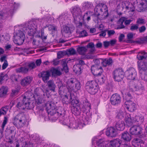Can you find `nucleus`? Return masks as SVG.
Wrapping results in <instances>:
<instances>
[{
  "label": "nucleus",
  "instance_id": "ddd939ff",
  "mask_svg": "<svg viewBox=\"0 0 147 147\" xmlns=\"http://www.w3.org/2000/svg\"><path fill=\"white\" fill-rule=\"evenodd\" d=\"M137 73L134 68L131 67L126 72L127 78L129 80H134L137 76Z\"/></svg>",
  "mask_w": 147,
  "mask_h": 147
},
{
  "label": "nucleus",
  "instance_id": "774afa93",
  "mask_svg": "<svg viewBox=\"0 0 147 147\" xmlns=\"http://www.w3.org/2000/svg\"><path fill=\"white\" fill-rule=\"evenodd\" d=\"M88 34L85 30H83L80 33V37H84L87 36Z\"/></svg>",
  "mask_w": 147,
  "mask_h": 147
},
{
  "label": "nucleus",
  "instance_id": "a18cd8bd",
  "mask_svg": "<svg viewBox=\"0 0 147 147\" xmlns=\"http://www.w3.org/2000/svg\"><path fill=\"white\" fill-rule=\"evenodd\" d=\"M112 60L111 58L105 59L102 62V65L104 67L111 65L112 63Z\"/></svg>",
  "mask_w": 147,
  "mask_h": 147
},
{
  "label": "nucleus",
  "instance_id": "7c9ffc66",
  "mask_svg": "<svg viewBox=\"0 0 147 147\" xmlns=\"http://www.w3.org/2000/svg\"><path fill=\"white\" fill-rule=\"evenodd\" d=\"M147 57V53L144 51H141L138 53L137 58L139 60H142Z\"/></svg>",
  "mask_w": 147,
  "mask_h": 147
},
{
  "label": "nucleus",
  "instance_id": "c85d7f7f",
  "mask_svg": "<svg viewBox=\"0 0 147 147\" xmlns=\"http://www.w3.org/2000/svg\"><path fill=\"white\" fill-rule=\"evenodd\" d=\"M16 71L17 73L26 74L28 72V69L25 65V66H22L16 69Z\"/></svg>",
  "mask_w": 147,
  "mask_h": 147
},
{
  "label": "nucleus",
  "instance_id": "f704fd0d",
  "mask_svg": "<svg viewBox=\"0 0 147 147\" xmlns=\"http://www.w3.org/2000/svg\"><path fill=\"white\" fill-rule=\"evenodd\" d=\"M47 84L49 89L53 92H54L56 86L54 83L53 81L50 80L47 82Z\"/></svg>",
  "mask_w": 147,
  "mask_h": 147
},
{
  "label": "nucleus",
  "instance_id": "1a4fd4ad",
  "mask_svg": "<svg viewBox=\"0 0 147 147\" xmlns=\"http://www.w3.org/2000/svg\"><path fill=\"white\" fill-rule=\"evenodd\" d=\"M15 6L13 5L12 6V9H11L9 12L7 13L5 10H3L0 11V29L2 27V24L1 22L2 20H5L9 15L12 16L14 11Z\"/></svg>",
  "mask_w": 147,
  "mask_h": 147
},
{
  "label": "nucleus",
  "instance_id": "ea45409f",
  "mask_svg": "<svg viewBox=\"0 0 147 147\" xmlns=\"http://www.w3.org/2000/svg\"><path fill=\"white\" fill-rule=\"evenodd\" d=\"M48 27L49 31H51L52 33H54L57 30V27L54 24H48L46 26V27Z\"/></svg>",
  "mask_w": 147,
  "mask_h": 147
},
{
  "label": "nucleus",
  "instance_id": "6e6552de",
  "mask_svg": "<svg viewBox=\"0 0 147 147\" xmlns=\"http://www.w3.org/2000/svg\"><path fill=\"white\" fill-rule=\"evenodd\" d=\"M113 74L115 80L119 82L122 80L124 78V72L122 68H118L114 71Z\"/></svg>",
  "mask_w": 147,
  "mask_h": 147
},
{
  "label": "nucleus",
  "instance_id": "58836bf2",
  "mask_svg": "<svg viewBox=\"0 0 147 147\" xmlns=\"http://www.w3.org/2000/svg\"><path fill=\"white\" fill-rule=\"evenodd\" d=\"M59 120L60 122L62 124L67 125L68 123V121H69L67 116L65 115L63 117H60L59 118Z\"/></svg>",
  "mask_w": 147,
  "mask_h": 147
},
{
  "label": "nucleus",
  "instance_id": "3c124183",
  "mask_svg": "<svg viewBox=\"0 0 147 147\" xmlns=\"http://www.w3.org/2000/svg\"><path fill=\"white\" fill-rule=\"evenodd\" d=\"M26 65L28 69V71L34 68L36 66L34 62L26 63Z\"/></svg>",
  "mask_w": 147,
  "mask_h": 147
},
{
  "label": "nucleus",
  "instance_id": "2f4dec72",
  "mask_svg": "<svg viewBox=\"0 0 147 147\" xmlns=\"http://www.w3.org/2000/svg\"><path fill=\"white\" fill-rule=\"evenodd\" d=\"M125 121L126 125L128 126H130L132 125L133 122H134V119L132 120L129 114H127L125 116Z\"/></svg>",
  "mask_w": 147,
  "mask_h": 147
},
{
  "label": "nucleus",
  "instance_id": "72a5a7b5",
  "mask_svg": "<svg viewBox=\"0 0 147 147\" xmlns=\"http://www.w3.org/2000/svg\"><path fill=\"white\" fill-rule=\"evenodd\" d=\"M131 88L133 91L139 92L140 94H142L143 91L144 90V86L142 85L134 86Z\"/></svg>",
  "mask_w": 147,
  "mask_h": 147
},
{
  "label": "nucleus",
  "instance_id": "a878e982",
  "mask_svg": "<svg viewBox=\"0 0 147 147\" xmlns=\"http://www.w3.org/2000/svg\"><path fill=\"white\" fill-rule=\"evenodd\" d=\"M121 142V140L116 139L110 141L109 144L112 147H119Z\"/></svg>",
  "mask_w": 147,
  "mask_h": 147
},
{
  "label": "nucleus",
  "instance_id": "f3484780",
  "mask_svg": "<svg viewBox=\"0 0 147 147\" xmlns=\"http://www.w3.org/2000/svg\"><path fill=\"white\" fill-rule=\"evenodd\" d=\"M122 7L123 9H125L126 10H129L128 11H134V8L132 4L129 2L126 1L122 3Z\"/></svg>",
  "mask_w": 147,
  "mask_h": 147
},
{
  "label": "nucleus",
  "instance_id": "69168bd1",
  "mask_svg": "<svg viewBox=\"0 0 147 147\" xmlns=\"http://www.w3.org/2000/svg\"><path fill=\"white\" fill-rule=\"evenodd\" d=\"M138 28V25L137 24H133L132 25L130 28L132 31L137 30Z\"/></svg>",
  "mask_w": 147,
  "mask_h": 147
},
{
  "label": "nucleus",
  "instance_id": "de8ad7c7",
  "mask_svg": "<svg viewBox=\"0 0 147 147\" xmlns=\"http://www.w3.org/2000/svg\"><path fill=\"white\" fill-rule=\"evenodd\" d=\"M101 3H99L96 6V7L94 8L95 13L97 15L99 16L100 14V11H101V10L102 9H101Z\"/></svg>",
  "mask_w": 147,
  "mask_h": 147
},
{
  "label": "nucleus",
  "instance_id": "9d476101",
  "mask_svg": "<svg viewBox=\"0 0 147 147\" xmlns=\"http://www.w3.org/2000/svg\"><path fill=\"white\" fill-rule=\"evenodd\" d=\"M87 48L90 49L89 53L86 55L88 59H93L95 56L93 55L95 52L94 45L92 42L89 43L86 46Z\"/></svg>",
  "mask_w": 147,
  "mask_h": 147
},
{
  "label": "nucleus",
  "instance_id": "b1692460",
  "mask_svg": "<svg viewBox=\"0 0 147 147\" xmlns=\"http://www.w3.org/2000/svg\"><path fill=\"white\" fill-rule=\"evenodd\" d=\"M132 144L135 147H141L143 146L144 142L140 139L136 138L132 140Z\"/></svg>",
  "mask_w": 147,
  "mask_h": 147
},
{
  "label": "nucleus",
  "instance_id": "4be33fe9",
  "mask_svg": "<svg viewBox=\"0 0 147 147\" xmlns=\"http://www.w3.org/2000/svg\"><path fill=\"white\" fill-rule=\"evenodd\" d=\"M62 98V101L63 104H71V102L72 101V98L71 97V95H65L61 96Z\"/></svg>",
  "mask_w": 147,
  "mask_h": 147
},
{
  "label": "nucleus",
  "instance_id": "f03ea898",
  "mask_svg": "<svg viewBox=\"0 0 147 147\" xmlns=\"http://www.w3.org/2000/svg\"><path fill=\"white\" fill-rule=\"evenodd\" d=\"M13 124L17 128L23 127L28 123L26 116L24 113H19L12 119Z\"/></svg>",
  "mask_w": 147,
  "mask_h": 147
},
{
  "label": "nucleus",
  "instance_id": "052dcab7",
  "mask_svg": "<svg viewBox=\"0 0 147 147\" xmlns=\"http://www.w3.org/2000/svg\"><path fill=\"white\" fill-rule=\"evenodd\" d=\"M74 87L75 90H73L74 91H76L77 90H79L81 88L80 84V82L76 81V80L75 82V84Z\"/></svg>",
  "mask_w": 147,
  "mask_h": 147
},
{
  "label": "nucleus",
  "instance_id": "bb28decb",
  "mask_svg": "<svg viewBox=\"0 0 147 147\" xmlns=\"http://www.w3.org/2000/svg\"><path fill=\"white\" fill-rule=\"evenodd\" d=\"M115 127L118 130H123L125 128V124L124 121L121 120L118 121L116 123Z\"/></svg>",
  "mask_w": 147,
  "mask_h": 147
},
{
  "label": "nucleus",
  "instance_id": "864d4df0",
  "mask_svg": "<svg viewBox=\"0 0 147 147\" xmlns=\"http://www.w3.org/2000/svg\"><path fill=\"white\" fill-rule=\"evenodd\" d=\"M61 32L63 34L70 33V31L69 27L66 26H64L63 28L61 30Z\"/></svg>",
  "mask_w": 147,
  "mask_h": 147
},
{
  "label": "nucleus",
  "instance_id": "393cba45",
  "mask_svg": "<svg viewBox=\"0 0 147 147\" xmlns=\"http://www.w3.org/2000/svg\"><path fill=\"white\" fill-rule=\"evenodd\" d=\"M96 137H94L92 139V143H94V141H95L96 142V144L99 147H104L105 145V147H107L106 144L107 142L104 141L103 139H100L98 140H96Z\"/></svg>",
  "mask_w": 147,
  "mask_h": 147
},
{
  "label": "nucleus",
  "instance_id": "13d9d810",
  "mask_svg": "<svg viewBox=\"0 0 147 147\" xmlns=\"http://www.w3.org/2000/svg\"><path fill=\"white\" fill-rule=\"evenodd\" d=\"M124 18H121L119 20L118 22L119 23H120L121 24L119 25L117 28L118 29H120L123 28L125 27L124 25H123V23L124 21Z\"/></svg>",
  "mask_w": 147,
  "mask_h": 147
},
{
  "label": "nucleus",
  "instance_id": "dca6fc26",
  "mask_svg": "<svg viewBox=\"0 0 147 147\" xmlns=\"http://www.w3.org/2000/svg\"><path fill=\"white\" fill-rule=\"evenodd\" d=\"M50 75V72L48 70L42 71L39 74V75L40 76V77L42 78L43 82L45 83H46L49 80Z\"/></svg>",
  "mask_w": 147,
  "mask_h": 147
},
{
  "label": "nucleus",
  "instance_id": "473e14b6",
  "mask_svg": "<svg viewBox=\"0 0 147 147\" xmlns=\"http://www.w3.org/2000/svg\"><path fill=\"white\" fill-rule=\"evenodd\" d=\"M97 83L96 82L93 80L89 81L87 82L86 84V90L88 91H90V89L94 86L95 84Z\"/></svg>",
  "mask_w": 147,
  "mask_h": 147
},
{
  "label": "nucleus",
  "instance_id": "6e6d98bb",
  "mask_svg": "<svg viewBox=\"0 0 147 147\" xmlns=\"http://www.w3.org/2000/svg\"><path fill=\"white\" fill-rule=\"evenodd\" d=\"M67 54L73 55L76 54V52L74 49L71 48L67 50Z\"/></svg>",
  "mask_w": 147,
  "mask_h": 147
},
{
  "label": "nucleus",
  "instance_id": "7ed1b4c3",
  "mask_svg": "<svg viewBox=\"0 0 147 147\" xmlns=\"http://www.w3.org/2000/svg\"><path fill=\"white\" fill-rule=\"evenodd\" d=\"M45 106L47 112L48 114L53 115L56 114L57 112V115L59 116V118L63 117L65 115L64 110L61 107H59L57 109L55 108V106L54 104L53 105L50 102H48L45 104Z\"/></svg>",
  "mask_w": 147,
  "mask_h": 147
},
{
  "label": "nucleus",
  "instance_id": "0eeeda50",
  "mask_svg": "<svg viewBox=\"0 0 147 147\" xmlns=\"http://www.w3.org/2000/svg\"><path fill=\"white\" fill-rule=\"evenodd\" d=\"M71 111L72 113L76 115H78L81 113V109L79 101L78 100L75 99L72 100L71 102Z\"/></svg>",
  "mask_w": 147,
  "mask_h": 147
},
{
  "label": "nucleus",
  "instance_id": "338daca9",
  "mask_svg": "<svg viewBox=\"0 0 147 147\" xmlns=\"http://www.w3.org/2000/svg\"><path fill=\"white\" fill-rule=\"evenodd\" d=\"M146 29V28L144 26H143L140 27L139 29V32L140 33L144 32Z\"/></svg>",
  "mask_w": 147,
  "mask_h": 147
},
{
  "label": "nucleus",
  "instance_id": "79ce46f5",
  "mask_svg": "<svg viewBox=\"0 0 147 147\" xmlns=\"http://www.w3.org/2000/svg\"><path fill=\"white\" fill-rule=\"evenodd\" d=\"M8 90V88L6 86H2L0 89V96L3 97L7 94Z\"/></svg>",
  "mask_w": 147,
  "mask_h": 147
},
{
  "label": "nucleus",
  "instance_id": "49530a36",
  "mask_svg": "<svg viewBox=\"0 0 147 147\" xmlns=\"http://www.w3.org/2000/svg\"><path fill=\"white\" fill-rule=\"evenodd\" d=\"M8 78L7 74L4 73H1L0 74V84H1L3 81L7 80Z\"/></svg>",
  "mask_w": 147,
  "mask_h": 147
},
{
  "label": "nucleus",
  "instance_id": "37998d69",
  "mask_svg": "<svg viewBox=\"0 0 147 147\" xmlns=\"http://www.w3.org/2000/svg\"><path fill=\"white\" fill-rule=\"evenodd\" d=\"M87 49L86 47H81L77 48V51L80 55H84L87 51Z\"/></svg>",
  "mask_w": 147,
  "mask_h": 147
},
{
  "label": "nucleus",
  "instance_id": "412c9836",
  "mask_svg": "<svg viewBox=\"0 0 147 147\" xmlns=\"http://www.w3.org/2000/svg\"><path fill=\"white\" fill-rule=\"evenodd\" d=\"M32 80V78L30 76H27L22 79L21 84L23 86H26L30 84Z\"/></svg>",
  "mask_w": 147,
  "mask_h": 147
},
{
  "label": "nucleus",
  "instance_id": "a211bd4d",
  "mask_svg": "<svg viewBox=\"0 0 147 147\" xmlns=\"http://www.w3.org/2000/svg\"><path fill=\"white\" fill-rule=\"evenodd\" d=\"M76 80L73 79L68 80L67 82V87L70 92L75 90L74 86Z\"/></svg>",
  "mask_w": 147,
  "mask_h": 147
},
{
  "label": "nucleus",
  "instance_id": "603ef678",
  "mask_svg": "<svg viewBox=\"0 0 147 147\" xmlns=\"http://www.w3.org/2000/svg\"><path fill=\"white\" fill-rule=\"evenodd\" d=\"M9 108V107L7 106L3 107L1 108L0 112L2 115L5 114L8 111Z\"/></svg>",
  "mask_w": 147,
  "mask_h": 147
},
{
  "label": "nucleus",
  "instance_id": "4d7b16f0",
  "mask_svg": "<svg viewBox=\"0 0 147 147\" xmlns=\"http://www.w3.org/2000/svg\"><path fill=\"white\" fill-rule=\"evenodd\" d=\"M126 114L125 112L120 111L118 113L117 117L118 119H121L123 118L125 115L126 116Z\"/></svg>",
  "mask_w": 147,
  "mask_h": 147
},
{
  "label": "nucleus",
  "instance_id": "f8f14e48",
  "mask_svg": "<svg viewBox=\"0 0 147 147\" xmlns=\"http://www.w3.org/2000/svg\"><path fill=\"white\" fill-rule=\"evenodd\" d=\"M121 102V98L119 94H113L110 99V102L114 105H118Z\"/></svg>",
  "mask_w": 147,
  "mask_h": 147
},
{
  "label": "nucleus",
  "instance_id": "4c0bfd02",
  "mask_svg": "<svg viewBox=\"0 0 147 147\" xmlns=\"http://www.w3.org/2000/svg\"><path fill=\"white\" fill-rule=\"evenodd\" d=\"M144 121V117L143 116L141 115L136 116L134 119V122H138V124H141Z\"/></svg>",
  "mask_w": 147,
  "mask_h": 147
},
{
  "label": "nucleus",
  "instance_id": "a19ab883",
  "mask_svg": "<svg viewBox=\"0 0 147 147\" xmlns=\"http://www.w3.org/2000/svg\"><path fill=\"white\" fill-rule=\"evenodd\" d=\"M50 71L54 76H60L61 74L60 70L57 68H52Z\"/></svg>",
  "mask_w": 147,
  "mask_h": 147
},
{
  "label": "nucleus",
  "instance_id": "e433bc0d",
  "mask_svg": "<svg viewBox=\"0 0 147 147\" xmlns=\"http://www.w3.org/2000/svg\"><path fill=\"white\" fill-rule=\"evenodd\" d=\"M90 91L88 92L89 93L92 94H95L98 91V84L97 83L94 86H93L90 89Z\"/></svg>",
  "mask_w": 147,
  "mask_h": 147
},
{
  "label": "nucleus",
  "instance_id": "09e8293b",
  "mask_svg": "<svg viewBox=\"0 0 147 147\" xmlns=\"http://www.w3.org/2000/svg\"><path fill=\"white\" fill-rule=\"evenodd\" d=\"M101 11H100V14H102V13L103 14H107V16L108 14V9L107 7V5L101 3Z\"/></svg>",
  "mask_w": 147,
  "mask_h": 147
},
{
  "label": "nucleus",
  "instance_id": "5701e85b",
  "mask_svg": "<svg viewBox=\"0 0 147 147\" xmlns=\"http://www.w3.org/2000/svg\"><path fill=\"white\" fill-rule=\"evenodd\" d=\"M138 5L137 10L139 12L147 9V1H142Z\"/></svg>",
  "mask_w": 147,
  "mask_h": 147
},
{
  "label": "nucleus",
  "instance_id": "c756f323",
  "mask_svg": "<svg viewBox=\"0 0 147 147\" xmlns=\"http://www.w3.org/2000/svg\"><path fill=\"white\" fill-rule=\"evenodd\" d=\"M91 109V105L90 103L88 102H85L84 103L83 107L82 108L81 111L83 112H89Z\"/></svg>",
  "mask_w": 147,
  "mask_h": 147
},
{
  "label": "nucleus",
  "instance_id": "6ab92c4d",
  "mask_svg": "<svg viewBox=\"0 0 147 147\" xmlns=\"http://www.w3.org/2000/svg\"><path fill=\"white\" fill-rule=\"evenodd\" d=\"M107 136L109 137H115L117 135L116 130L114 127H111L107 128L106 132Z\"/></svg>",
  "mask_w": 147,
  "mask_h": 147
},
{
  "label": "nucleus",
  "instance_id": "4468645a",
  "mask_svg": "<svg viewBox=\"0 0 147 147\" xmlns=\"http://www.w3.org/2000/svg\"><path fill=\"white\" fill-rule=\"evenodd\" d=\"M125 104V107L131 112L134 111L136 109V105L132 101H126Z\"/></svg>",
  "mask_w": 147,
  "mask_h": 147
},
{
  "label": "nucleus",
  "instance_id": "0e129e2a",
  "mask_svg": "<svg viewBox=\"0 0 147 147\" xmlns=\"http://www.w3.org/2000/svg\"><path fill=\"white\" fill-rule=\"evenodd\" d=\"M8 117L6 116L4 117V119L1 125V128L3 130H4V127L7 123L8 122Z\"/></svg>",
  "mask_w": 147,
  "mask_h": 147
},
{
  "label": "nucleus",
  "instance_id": "423d86ee",
  "mask_svg": "<svg viewBox=\"0 0 147 147\" xmlns=\"http://www.w3.org/2000/svg\"><path fill=\"white\" fill-rule=\"evenodd\" d=\"M14 37L13 42L18 45L22 44L24 41L25 35L24 32L21 30H18L17 31Z\"/></svg>",
  "mask_w": 147,
  "mask_h": 147
},
{
  "label": "nucleus",
  "instance_id": "aec40b11",
  "mask_svg": "<svg viewBox=\"0 0 147 147\" xmlns=\"http://www.w3.org/2000/svg\"><path fill=\"white\" fill-rule=\"evenodd\" d=\"M138 67L140 74L147 71V63L141 61L138 64Z\"/></svg>",
  "mask_w": 147,
  "mask_h": 147
},
{
  "label": "nucleus",
  "instance_id": "20e7f679",
  "mask_svg": "<svg viewBox=\"0 0 147 147\" xmlns=\"http://www.w3.org/2000/svg\"><path fill=\"white\" fill-rule=\"evenodd\" d=\"M27 93V92L25 93V96L23 98L22 102H18L17 105V107L20 110H23L25 109H30L34 107V104L30 102L29 99L26 96Z\"/></svg>",
  "mask_w": 147,
  "mask_h": 147
},
{
  "label": "nucleus",
  "instance_id": "bf43d9fd",
  "mask_svg": "<svg viewBox=\"0 0 147 147\" xmlns=\"http://www.w3.org/2000/svg\"><path fill=\"white\" fill-rule=\"evenodd\" d=\"M91 118V115L90 114L89 115H87L84 117V119L83 121L86 124H88L90 122Z\"/></svg>",
  "mask_w": 147,
  "mask_h": 147
},
{
  "label": "nucleus",
  "instance_id": "680f3d73",
  "mask_svg": "<svg viewBox=\"0 0 147 147\" xmlns=\"http://www.w3.org/2000/svg\"><path fill=\"white\" fill-rule=\"evenodd\" d=\"M136 23L138 24H144L146 23V22L144 19L140 18L138 19Z\"/></svg>",
  "mask_w": 147,
  "mask_h": 147
},
{
  "label": "nucleus",
  "instance_id": "cd10ccee",
  "mask_svg": "<svg viewBox=\"0 0 147 147\" xmlns=\"http://www.w3.org/2000/svg\"><path fill=\"white\" fill-rule=\"evenodd\" d=\"M122 138L125 142H129L131 139V136L127 132L123 133L121 136Z\"/></svg>",
  "mask_w": 147,
  "mask_h": 147
},
{
  "label": "nucleus",
  "instance_id": "e2e57ef3",
  "mask_svg": "<svg viewBox=\"0 0 147 147\" xmlns=\"http://www.w3.org/2000/svg\"><path fill=\"white\" fill-rule=\"evenodd\" d=\"M19 88L18 87L16 88L15 89L12 90L11 94L13 96H14L17 95L19 92Z\"/></svg>",
  "mask_w": 147,
  "mask_h": 147
},
{
  "label": "nucleus",
  "instance_id": "9b49d317",
  "mask_svg": "<svg viewBox=\"0 0 147 147\" xmlns=\"http://www.w3.org/2000/svg\"><path fill=\"white\" fill-rule=\"evenodd\" d=\"M142 128L139 126L134 125L129 129V132L132 135L141 136L142 133Z\"/></svg>",
  "mask_w": 147,
  "mask_h": 147
},
{
  "label": "nucleus",
  "instance_id": "39448f33",
  "mask_svg": "<svg viewBox=\"0 0 147 147\" xmlns=\"http://www.w3.org/2000/svg\"><path fill=\"white\" fill-rule=\"evenodd\" d=\"M42 88V89L38 88V92L34 95L36 103L38 105L41 104L42 102V98L45 96V93L46 94L49 92V90L45 86H43ZM36 90H37V89Z\"/></svg>",
  "mask_w": 147,
  "mask_h": 147
},
{
  "label": "nucleus",
  "instance_id": "8fccbe9b",
  "mask_svg": "<svg viewBox=\"0 0 147 147\" xmlns=\"http://www.w3.org/2000/svg\"><path fill=\"white\" fill-rule=\"evenodd\" d=\"M81 67L82 66L80 65H75L73 67L74 71L76 73H80L81 71Z\"/></svg>",
  "mask_w": 147,
  "mask_h": 147
},
{
  "label": "nucleus",
  "instance_id": "c03bdc74",
  "mask_svg": "<svg viewBox=\"0 0 147 147\" xmlns=\"http://www.w3.org/2000/svg\"><path fill=\"white\" fill-rule=\"evenodd\" d=\"M82 8L84 9H88L92 7V4L89 2H85L82 4Z\"/></svg>",
  "mask_w": 147,
  "mask_h": 147
},
{
  "label": "nucleus",
  "instance_id": "f257e3e1",
  "mask_svg": "<svg viewBox=\"0 0 147 147\" xmlns=\"http://www.w3.org/2000/svg\"><path fill=\"white\" fill-rule=\"evenodd\" d=\"M38 20L34 21H30L28 22L26 25L28 27L25 28H23V30L25 32H28V35L30 36L40 38V31L37 30V23L38 22Z\"/></svg>",
  "mask_w": 147,
  "mask_h": 147
},
{
  "label": "nucleus",
  "instance_id": "c9c22d12",
  "mask_svg": "<svg viewBox=\"0 0 147 147\" xmlns=\"http://www.w3.org/2000/svg\"><path fill=\"white\" fill-rule=\"evenodd\" d=\"M80 11V8L79 7L75 6L73 8L71 11V13L74 18L77 17L79 16V13Z\"/></svg>",
  "mask_w": 147,
  "mask_h": 147
},
{
  "label": "nucleus",
  "instance_id": "5fc2aeb1",
  "mask_svg": "<svg viewBox=\"0 0 147 147\" xmlns=\"http://www.w3.org/2000/svg\"><path fill=\"white\" fill-rule=\"evenodd\" d=\"M76 123L75 121H73L71 122H70V123H68L67 126L70 128H78V127L76 125Z\"/></svg>",
  "mask_w": 147,
  "mask_h": 147
},
{
  "label": "nucleus",
  "instance_id": "2eb2a0df",
  "mask_svg": "<svg viewBox=\"0 0 147 147\" xmlns=\"http://www.w3.org/2000/svg\"><path fill=\"white\" fill-rule=\"evenodd\" d=\"M91 69L92 73L98 76H100L103 71L101 67L96 65H92Z\"/></svg>",
  "mask_w": 147,
  "mask_h": 147
}]
</instances>
